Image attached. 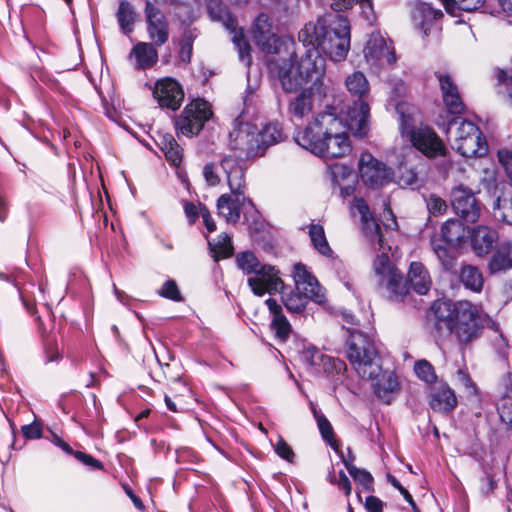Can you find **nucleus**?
Segmentation results:
<instances>
[{"label": "nucleus", "instance_id": "f257e3e1", "mask_svg": "<svg viewBox=\"0 0 512 512\" xmlns=\"http://www.w3.org/2000/svg\"><path fill=\"white\" fill-rule=\"evenodd\" d=\"M370 108L360 103L357 109L344 111L343 107L327 105L302 130L294 136L295 142L316 156L342 158L347 156L352 145L348 131L362 138L369 131Z\"/></svg>", "mask_w": 512, "mask_h": 512}, {"label": "nucleus", "instance_id": "f03ea898", "mask_svg": "<svg viewBox=\"0 0 512 512\" xmlns=\"http://www.w3.org/2000/svg\"><path fill=\"white\" fill-rule=\"evenodd\" d=\"M298 38L303 44H314L331 60L342 61L350 50V22L339 13H326L307 23Z\"/></svg>", "mask_w": 512, "mask_h": 512}, {"label": "nucleus", "instance_id": "7ed1b4c3", "mask_svg": "<svg viewBox=\"0 0 512 512\" xmlns=\"http://www.w3.org/2000/svg\"><path fill=\"white\" fill-rule=\"evenodd\" d=\"M303 45L306 51L299 61H297L295 47H293V54H282L280 57L269 60V69L276 73L285 92H295L309 81L323 82L325 59L314 44Z\"/></svg>", "mask_w": 512, "mask_h": 512}, {"label": "nucleus", "instance_id": "20e7f679", "mask_svg": "<svg viewBox=\"0 0 512 512\" xmlns=\"http://www.w3.org/2000/svg\"><path fill=\"white\" fill-rule=\"evenodd\" d=\"M436 326H443L461 345L478 339L484 328L480 311L469 301L440 302L434 304Z\"/></svg>", "mask_w": 512, "mask_h": 512}, {"label": "nucleus", "instance_id": "39448f33", "mask_svg": "<svg viewBox=\"0 0 512 512\" xmlns=\"http://www.w3.org/2000/svg\"><path fill=\"white\" fill-rule=\"evenodd\" d=\"M220 167L226 175L231 194H223L217 200L218 214L227 222L236 223L240 218L241 206L252 205L250 199L245 196V170L242 164L231 156H225Z\"/></svg>", "mask_w": 512, "mask_h": 512}, {"label": "nucleus", "instance_id": "423d86ee", "mask_svg": "<svg viewBox=\"0 0 512 512\" xmlns=\"http://www.w3.org/2000/svg\"><path fill=\"white\" fill-rule=\"evenodd\" d=\"M346 355L361 378H373L381 372V364L373 336L357 330L349 331Z\"/></svg>", "mask_w": 512, "mask_h": 512}, {"label": "nucleus", "instance_id": "0eeeda50", "mask_svg": "<svg viewBox=\"0 0 512 512\" xmlns=\"http://www.w3.org/2000/svg\"><path fill=\"white\" fill-rule=\"evenodd\" d=\"M373 270L380 292L391 301H403L408 294L407 283L386 253L383 252L375 258Z\"/></svg>", "mask_w": 512, "mask_h": 512}, {"label": "nucleus", "instance_id": "6e6552de", "mask_svg": "<svg viewBox=\"0 0 512 512\" xmlns=\"http://www.w3.org/2000/svg\"><path fill=\"white\" fill-rule=\"evenodd\" d=\"M400 132L404 139L427 158L445 156L447 149L443 140L426 124L414 125L402 116Z\"/></svg>", "mask_w": 512, "mask_h": 512}, {"label": "nucleus", "instance_id": "1a4fd4ad", "mask_svg": "<svg viewBox=\"0 0 512 512\" xmlns=\"http://www.w3.org/2000/svg\"><path fill=\"white\" fill-rule=\"evenodd\" d=\"M253 40L265 53L280 57L282 54H293L295 42L288 37H278L268 15L261 13L254 21L252 28Z\"/></svg>", "mask_w": 512, "mask_h": 512}, {"label": "nucleus", "instance_id": "9d476101", "mask_svg": "<svg viewBox=\"0 0 512 512\" xmlns=\"http://www.w3.org/2000/svg\"><path fill=\"white\" fill-rule=\"evenodd\" d=\"M207 9L210 17L219 21L233 35L232 42L238 51L239 60L247 67L251 64L250 45L245 40L243 31L237 29V20L220 0H208Z\"/></svg>", "mask_w": 512, "mask_h": 512}, {"label": "nucleus", "instance_id": "9b49d317", "mask_svg": "<svg viewBox=\"0 0 512 512\" xmlns=\"http://www.w3.org/2000/svg\"><path fill=\"white\" fill-rule=\"evenodd\" d=\"M229 146L231 150L238 153V155L230 156L237 159L244 168L243 157L262 155L257 127L247 122H238V119L235 121L234 129L229 133Z\"/></svg>", "mask_w": 512, "mask_h": 512}, {"label": "nucleus", "instance_id": "f8f14e48", "mask_svg": "<svg viewBox=\"0 0 512 512\" xmlns=\"http://www.w3.org/2000/svg\"><path fill=\"white\" fill-rule=\"evenodd\" d=\"M211 116L210 104L203 99H195L188 103L180 116L176 118L177 133L186 137H193L202 130Z\"/></svg>", "mask_w": 512, "mask_h": 512}, {"label": "nucleus", "instance_id": "ddd939ff", "mask_svg": "<svg viewBox=\"0 0 512 512\" xmlns=\"http://www.w3.org/2000/svg\"><path fill=\"white\" fill-rule=\"evenodd\" d=\"M326 96L327 87L324 82H314L289 101L288 113L293 119L301 120L313 111L316 102H321Z\"/></svg>", "mask_w": 512, "mask_h": 512}, {"label": "nucleus", "instance_id": "4468645a", "mask_svg": "<svg viewBox=\"0 0 512 512\" xmlns=\"http://www.w3.org/2000/svg\"><path fill=\"white\" fill-rule=\"evenodd\" d=\"M359 170L362 181L373 188L382 187L392 181L393 170L369 153L361 155Z\"/></svg>", "mask_w": 512, "mask_h": 512}, {"label": "nucleus", "instance_id": "2eb2a0df", "mask_svg": "<svg viewBox=\"0 0 512 512\" xmlns=\"http://www.w3.org/2000/svg\"><path fill=\"white\" fill-rule=\"evenodd\" d=\"M363 52L366 62L372 67L381 68L396 62L394 48L388 45L380 32L370 34Z\"/></svg>", "mask_w": 512, "mask_h": 512}, {"label": "nucleus", "instance_id": "dca6fc26", "mask_svg": "<svg viewBox=\"0 0 512 512\" xmlns=\"http://www.w3.org/2000/svg\"><path fill=\"white\" fill-rule=\"evenodd\" d=\"M152 93L161 108L172 111L179 109L184 100L181 84L171 77L158 79L153 86Z\"/></svg>", "mask_w": 512, "mask_h": 512}, {"label": "nucleus", "instance_id": "f3484780", "mask_svg": "<svg viewBox=\"0 0 512 512\" xmlns=\"http://www.w3.org/2000/svg\"><path fill=\"white\" fill-rule=\"evenodd\" d=\"M279 272L273 266L263 265L257 272L249 276L247 283L256 296L265 293L274 294L283 289L284 283Z\"/></svg>", "mask_w": 512, "mask_h": 512}, {"label": "nucleus", "instance_id": "a211bd4d", "mask_svg": "<svg viewBox=\"0 0 512 512\" xmlns=\"http://www.w3.org/2000/svg\"><path fill=\"white\" fill-rule=\"evenodd\" d=\"M435 76L438 79L440 90L442 93V99L446 107V116L441 115L444 119L460 116L464 110L465 105L460 96L458 87L454 83L450 75L444 72H436Z\"/></svg>", "mask_w": 512, "mask_h": 512}, {"label": "nucleus", "instance_id": "6ab92c4d", "mask_svg": "<svg viewBox=\"0 0 512 512\" xmlns=\"http://www.w3.org/2000/svg\"><path fill=\"white\" fill-rule=\"evenodd\" d=\"M451 203L455 212L466 222L478 220L481 209L470 189L461 185L455 187L451 192Z\"/></svg>", "mask_w": 512, "mask_h": 512}, {"label": "nucleus", "instance_id": "aec40b11", "mask_svg": "<svg viewBox=\"0 0 512 512\" xmlns=\"http://www.w3.org/2000/svg\"><path fill=\"white\" fill-rule=\"evenodd\" d=\"M350 211L353 217L357 215L360 217L362 230L369 241L372 244L377 243L380 249H384L380 225L372 217L366 202L362 198H354L351 203Z\"/></svg>", "mask_w": 512, "mask_h": 512}, {"label": "nucleus", "instance_id": "412c9836", "mask_svg": "<svg viewBox=\"0 0 512 512\" xmlns=\"http://www.w3.org/2000/svg\"><path fill=\"white\" fill-rule=\"evenodd\" d=\"M145 17L149 39L156 46H162L169 39V25L165 15L151 1H147Z\"/></svg>", "mask_w": 512, "mask_h": 512}, {"label": "nucleus", "instance_id": "4be33fe9", "mask_svg": "<svg viewBox=\"0 0 512 512\" xmlns=\"http://www.w3.org/2000/svg\"><path fill=\"white\" fill-rule=\"evenodd\" d=\"M292 277L295 288L310 297V300L316 303L325 301V294L316 277L311 273L308 267L302 263L293 266Z\"/></svg>", "mask_w": 512, "mask_h": 512}, {"label": "nucleus", "instance_id": "5701e85b", "mask_svg": "<svg viewBox=\"0 0 512 512\" xmlns=\"http://www.w3.org/2000/svg\"><path fill=\"white\" fill-rule=\"evenodd\" d=\"M373 382V391L378 399L385 404H390L400 386L396 375L389 371H383L373 378H367Z\"/></svg>", "mask_w": 512, "mask_h": 512}, {"label": "nucleus", "instance_id": "b1692460", "mask_svg": "<svg viewBox=\"0 0 512 512\" xmlns=\"http://www.w3.org/2000/svg\"><path fill=\"white\" fill-rule=\"evenodd\" d=\"M498 240L497 231L487 226H477L469 233V242L477 256L487 255Z\"/></svg>", "mask_w": 512, "mask_h": 512}, {"label": "nucleus", "instance_id": "393cba45", "mask_svg": "<svg viewBox=\"0 0 512 512\" xmlns=\"http://www.w3.org/2000/svg\"><path fill=\"white\" fill-rule=\"evenodd\" d=\"M345 85L350 94L352 96L358 97L359 99L358 101H354L353 105L348 104L343 106L344 111L357 109L360 103H365L369 106L365 100L366 95L369 93V83L366 79V76L362 72L355 71L349 75L346 78ZM334 105L342 107L340 103Z\"/></svg>", "mask_w": 512, "mask_h": 512}, {"label": "nucleus", "instance_id": "a878e982", "mask_svg": "<svg viewBox=\"0 0 512 512\" xmlns=\"http://www.w3.org/2000/svg\"><path fill=\"white\" fill-rule=\"evenodd\" d=\"M435 124L447 134L451 132L453 126H456L454 131L453 139L457 137L468 138L473 135H480V129L473 122L463 119L460 116H453L444 119L439 116L435 120Z\"/></svg>", "mask_w": 512, "mask_h": 512}, {"label": "nucleus", "instance_id": "bb28decb", "mask_svg": "<svg viewBox=\"0 0 512 512\" xmlns=\"http://www.w3.org/2000/svg\"><path fill=\"white\" fill-rule=\"evenodd\" d=\"M453 147L466 158L482 157L488 151V146L482 132L480 135H473L468 138H454Z\"/></svg>", "mask_w": 512, "mask_h": 512}, {"label": "nucleus", "instance_id": "cd10ccee", "mask_svg": "<svg viewBox=\"0 0 512 512\" xmlns=\"http://www.w3.org/2000/svg\"><path fill=\"white\" fill-rule=\"evenodd\" d=\"M411 16L414 25L427 34L434 21L442 17L443 13L428 3L418 2L414 5Z\"/></svg>", "mask_w": 512, "mask_h": 512}, {"label": "nucleus", "instance_id": "c85d7f7f", "mask_svg": "<svg viewBox=\"0 0 512 512\" xmlns=\"http://www.w3.org/2000/svg\"><path fill=\"white\" fill-rule=\"evenodd\" d=\"M488 272L490 274L504 273L512 269V243L510 241L502 242L494 250L489 262Z\"/></svg>", "mask_w": 512, "mask_h": 512}, {"label": "nucleus", "instance_id": "c756f323", "mask_svg": "<svg viewBox=\"0 0 512 512\" xmlns=\"http://www.w3.org/2000/svg\"><path fill=\"white\" fill-rule=\"evenodd\" d=\"M154 43L138 42L133 46L129 57L135 60L137 70H145L152 67L158 61V52Z\"/></svg>", "mask_w": 512, "mask_h": 512}, {"label": "nucleus", "instance_id": "7c9ffc66", "mask_svg": "<svg viewBox=\"0 0 512 512\" xmlns=\"http://www.w3.org/2000/svg\"><path fill=\"white\" fill-rule=\"evenodd\" d=\"M408 281L419 295H425L430 290L432 281L427 269L420 262H412L408 271Z\"/></svg>", "mask_w": 512, "mask_h": 512}, {"label": "nucleus", "instance_id": "2f4dec72", "mask_svg": "<svg viewBox=\"0 0 512 512\" xmlns=\"http://www.w3.org/2000/svg\"><path fill=\"white\" fill-rule=\"evenodd\" d=\"M430 406L434 411L449 413L457 406V397L449 386L443 385L431 395Z\"/></svg>", "mask_w": 512, "mask_h": 512}, {"label": "nucleus", "instance_id": "473e14b6", "mask_svg": "<svg viewBox=\"0 0 512 512\" xmlns=\"http://www.w3.org/2000/svg\"><path fill=\"white\" fill-rule=\"evenodd\" d=\"M259 144H261V153L274 144L281 142L284 139L282 126L279 122H270L266 124L261 130H258Z\"/></svg>", "mask_w": 512, "mask_h": 512}, {"label": "nucleus", "instance_id": "72a5a7b5", "mask_svg": "<svg viewBox=\"0 0 512 512\" xmlns=\"http://www.w3.org/2000/svg\"><path fill=\"white\" fill-rule=\"evenodd\" d=\"M441 237L450 246H460L465 237V227L461 221L450 219L442 225Z\"/></svg>", "mask_w": 512, "mask_h": 512}, {"label": "nucleus", "instance_id": "f704fd0d", "mask_svg": "<svg viewBox=\"0 0 512 512\" xmlns=\"http://www.w3.org/2000/svg\"><path fill=\"white\" fill-rule=\"evenodd\" d=\"M459 278L466 289L479 293L484 285V278L476 266L465 265L461 268Z\"/></svg>", "mask_w": 512, "mask_h": 512}, {"label": "nucleus", "instance_id": "c9c22d12", "mask_svg": "<svg viewBox=\"0 0 512 512\" xmlns=\"http://www.w3.org/2000/svg\"><path fill=\"white\" fill-rule=\"evenodd\" d=\"M308 234L313 247L323 256L330 257L333 253L327 241L325 231L322 225L311 223L308 228Z\"/></svg>", "mask_w": 512, "mask_h": 512}, {"label": "nucleus", "instance_id": "e433bc0d", "mask_svg": "<svg viewBox=\"0 0 512 512\" xmlns=\"http://www.w3.org/2000/svg\"><path fill=\"white\" fill-rule=\"evenodd\" d=\"M208 244L215 261L228 258L233 254V245L227 233H221L216 241H208Z\"/></svg>", "mask_w": 512, "mask_h": 512}, {"label": "nucleus", "instance_id": "4c0bfd02", "mask_svg": "<svg viewBox=\"0 0 512 512\" xmlns=\"http://www.w3.org/2000/svg\"><path fill=\"white\" fill-rule=\"evenodd\" d=\"M161 149L166 160L173 166L177 167L182 161L183 150L177 141L171 135H166L162 139Z\"/></svg>", "mask_w": 512, "mask_h": 512}, {"label": "nucleus", "instance_id": "58836bf2", "mask_svg": "<svg viewBox=\"0 0 512 512\" xmlns=\"http://www.w3.org/2000/svg\"><path fill=\"white\" fill-rule=\"evenodd\" d=\"M354 457H350L349 459L343 458V463L349 472L350 476L365 489L366 491H372L373 487V477L372 475L364 470L358 469L356 466L352 464Z\"/></svg>", "mask_w": 512, "mask_h": 512}, {"label": "nucleus", "instance_id": "ea45409f", "mask_svg": "<svg viewBox=\"0 0 512 512\" xmlns=\"http://www.w3.org/2000/svg\"><path fill=\"white\" fill-rule=\"evenodd\" d=\"M309 299L310 297L308 295H305V293L296 288L282 296L283 304L285 305L286 309L292 313L302 312L305 309Z\"/></svg>", "mask_w": 512, "mask_h": 512}, {"label": "nucleus", "instance_id": "a19ab883", "mask_svg": "<svg viewBox=\"0 0 512 512\" xmlns=\"http://www.w3.org/2000/svg\"><path fill=\"white\" fill-rule=\"evenodd\" d=\"M117 20L125 34L132 32L133 24L135 22V11L128 1L122 0L120 2L117 12Z\"/></svg>", "mask_w": 512, "mask_h": 512}, {"label": "nucleus", "instance_id": "79ce46f5", "mask_svg": "<svg viewBox=\"0 0 512 512\" xmlns=\"http://www.w3.org/2000/svg\"><path fill=\"white\" fill-rule=\"evenodd\" d=\"M331 181L334 185H337L341 189V194L343 196L350 195L352 191V186L342 187L341 181L349 179L353 176L352 170L350 167L343 164H334L329 167Z\"/></svg>", "mask_w": 512, "mask_h": 512}, {"label": "nucleus", "instance_id": "37998d69", "mask_svg": "<svg viewBox=\"0 0 512 512\" xmlns=\"http://www.w3.org/2000/svg\"><path fill=\"white\" fill-rule=\"evenodd\" d=\"M311 411L317 422L319 431L323 439L327 441L333 448L336 449V442L333 441L334 433L331 423L325 417V415L316 408V406L313 403H311Z\"/></svg>", "mask_w": 512, "mask_h": 512}, {"label": "nucleus", "instance_id": "c03bdc74", "mask_svg": "<svg viewBox=\"0 0 512 512\" xmlns=\"http://www.w3.org/2000/svg\"><path fill=\"white\" fill-rule=\"evenodd\" d=\"M236 264L243 273L253 275L263 264L259 262L255 254L251 251H244L237 255Z\"/></svg>", "mask_w": 512, "mask_h": 512}, {"label": "nucleus", "instance_id": "a18cd8bd", "mask_svg": "<svg viewBox=\"0 0 512 512\" xmlns=\"http://www.w3.org/2000/svg\"><path fill=\"white\" fill-rule=\"evenodd\" d=\"M485 0H442L446 11L454 14L456 10L471 12L482 7Z\"/></svg>", "mask_w": 512, "mask_h": 512}, {"label": "nucleus", "instance_id": "49530a36", "mask_svg": "<svg viewBox=\"0 0 512 512\" xmlns=\"http://www.w3.org/2000/svg\"><path fill=\"white\" fill-rule=\"evenodd\" d=\"M496 78L498 80L499 93L512 105V70L498 69L496 71Z\"/></svg>", "mask_w": 512, "mask_h": 512}, {"label": "nucleus", "instance_id": "de8ad7c7", "mask_svg": "<svg viewBox=\"0 0 512 512\" xmlns=\"http://www.w3.org/2000/svg\"><path fill=\"white\" fill-rule=\"evenodd\" d=\"M433 251L445 270H451L455 266V257L451 250L442 244H438L435 239L431 242Z\"/></svg>", "mask_w": 512, "mask_h": 512}, {"label": "nucleus", "instance_id": "09e8293b", "mask_svg": "<svg viewBox=\"0 0 512 512\" xmlns=\"http://www.w3.org/2000/svg\"><path fill=\"white\" fill-rule=\"evenodd\" d=\"M356 3L360 4L362 13L369 19V14L372 13V0H332L331 7L334 11H341L351 8Z\"/></svg>", "mask_w": 512, "mask_h": 512}, {"label": "nucleus", "instance_id": "8fccbe9b", "mask_svg": "<svg viewBox=\"0 0 512 512\" xmlns=\"http://www.w3.org/2000/svg\"><path fill=\"white\" fill-rule=\"evenodd\" d=\"M414 371L418 378L424 382L431 384L437 379L434 367L427 360H419L414 365Z\"/></svg>", "mask_w": 512, "mask_h": 512}, {"label": "nucleus", "instance_id": "3c124183", "mask_svg": "<svg viewBox=\"0 0 512 512\" xmlns=\"http://www.w3.org/2000/svg\"><path fill=\"white\" fill-rule=\"evenodd\" d=\"M271 328L275 336L281 341H285L291 332V325L284 314L273 317Z\"/></svg>", "mask_w": 512, "mask_h": 512}, {"label": "nucleus", "instance_id": "603ef678", "mask_svg": "<svg viewBox=\"0 0 512 512\" xmlns=\"http://www.w3.org/2000/svg\"><path fill=\"white\" fill-rule=\"evenodd\" d=\"M323 356L324 354L316 347H307L302 353L303 361L316 373L320 372V362Z\"/></svg>", "mask_w": 512, "mask_h": 512}, {"label": "nucleus", "instance_id": "864d4df0", "mask_svg": "<svg viewBox=\"0 0 512 512\" xmlns=\"http://www.w3.org/2000/svg\"><path fill=\"white\" fill-rule=\"evenodd\" d=\"M158 294L161 297L169 299L174 302H180L183 300L177 283L171 279L164 282V284L158 291Z\"/></svg>", "mask_w": 512, "mask_h": 512}, {"label": "nucleus", "instance_id": "5fc2aeb1", "mask_svg": "<svg viewBox=\"0 0 512 512\" xmlns=\"http://www.w3.org/2000/svg\"><path fill=\"white\" fill-rule=\"evenodd\" d=\"M345 367L346 365L342 360L325 354L320 362V372L322 371L326 374L340 373L345 370Z\"/></svg>", "mask_w": 512, "mask_h": 512}, {"label": "nucleus", "instance_id": "6e6d98bb", "mask_svg": "<svg viewBox=\"0 0 512 512\" xmlns=\"http://www.w3.org/2000/svg\"><path fill=\"white\" fill-rule=\"evenodd\" d=\"M457 381L461 384V386L466 390L468 395L476 396L478 391L475 383L472 381L470 376L462 369H458Z\"/></svg>", "mask_w": 512, "mask_h": 512}, {"label": "nucleus", "instance_id": "4d7b16f0", "mask_svg": "<svg viewBox=\"0 0 512 512\" xmlns=\"http://www.w3.org/2000/svg\"><path fill=\"white\" fill-rule=\"evenodd\" d=\"M427 208H428L429 212L434 215L442 214L446 211L447 204L440 197H438L436 195H431L427 200Z\"/></svg>", "mask_w": 512, "mask_h": 512}, {"label": "nucleus", "instance_id": "13d9d810", "mask_svg": "<svg viewBox=\"0 0 512 512\" xmlns=\"http://www.w3.org/2000/svg\"><path fill=\"white\" fill-rule=\"evenodd\" d=\"M275 452L282 459H285L290 462L293 460L294 453L291 447L282 438H279V440L275 444Z\"/></svg>", "mask_w": 512, "mask_h": 512}, {"label": "nucleus", "instance_id": "bf43d9fd", "mask_svg": "<svg viewBox=\"0 0 512 512\" xmlns=\"http://www.w3.org/2000/svg\"><path fill=\"white\" fill-rule=\"evenodd\" d=\"M203 176L209 186H216L220 183V178L213 163H208L204 166Z\"/></svg>", "mask_w": 512, "mask_h": 512}, {"label": "nucleus", "instance_id": "052dcab7", "mask_svg": "<svg viewBox=\"0 0 512 512\" xmlns=\"http://www.w3.org/2000/svg\"><path fill=\"white\" fill-rule=\"evenodd\" d=\"M200 204L197 205L192 202H185L184 203V213L188 219L189 224H194L199 216H201L200 212Z\"/></svg>", "mask_w": 512, "mask_h": 512}, {"label": "nucleus", "instance_id": "680f3d73", "mask_svg": "<svg viewBox=\"0 0 512 512\" xmlns=\"http://www.w3.org/2000/svg\"><path fill=\"white\" fill-rule=\"evenodd\" d=\"M384 211H383V214H382V222H383V225L386 229H391V230H395L397 229V221H396V218L391 210V208L389 207V205L385 202L384 203Z\"/></svg>", "mask_w": 512, "mask_h": 512}, {"label": "nucleus", "instance_id": "e2e57ef3", "mask_svg": "<svg viewBox=\"0 0 512 512\" xmlns=\"http://www.w3.org/2000/svg\"><path fill=\"white\" fill-rule=\"evenodd\" d=\"M21 430L26 439H38L42 434L40 425L35 422L22 426Z\"/></svg>", "mask_w": 512, "mask_h": 512}, {"label": "nucleus", "instance_id": "0e129e2a", "mask_svg": "<svg viewBox=\"0 0 512 512\" xmlns=\"http://www.w3.org/2000/svg\"><path fill=\"white\" fill-rule=\"evenodd\" d=\"M74 456L76 459L81 461L83 464L92 467L93 469H102L103 465L102 463L92 457L91 455L85 454L83 452L77 451L74 453Z\"/></svg>", "mask_w": 512, "mask_h": 512}, {"label": "nucleus", "instance_id": "69168bd1", "mask_svg": "<svg viewBox=\"0 0 512 512\" xmlns=\"http://www.w3.org/2000/svg\"><path fill=\"white\" fill-rule=\"evenodd\" d=\"M417 180V173L413 169H407L399 176V184L403 186H414Z\"/></svg>", "mask_w": 512, "mask_h": 512}, {"label": "nucleus", "instance_id": "338daca9", "mask_svg": "<svg viewBox=\"0 0 512 512\" xmlns=\"http://www.w3.org/2000/svg\"><path fill=\"white\" fill-rule=\"evenodd\" d=\"M384 503L376 496H368L365 500V508L368 512H382Z\"/></svg>", "mask_w": 512, "mask_h": 512}, {"label": "nucleus", "instance_id": "774afa93", "mask_svg": "<svg viewBox=\"0 0 512 512\" xmlns=\"http://www.w3.org/2000/svg\"><path fill=\"white\" fill-rule=\"evenodd\" d=\"M200 212H201V217L203 219L204 225H205L206 229L208 230V232L211 233V232L215 231L216 224H215L214 220L212 219L211 214L205 205L200 204Z\"/></svg>", "mask_w": 512, "mask_h": 512}]
</instances>
